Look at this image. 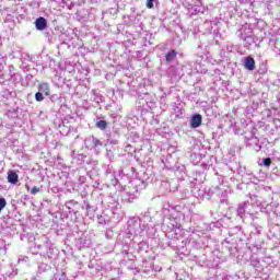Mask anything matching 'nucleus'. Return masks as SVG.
I'll list each match as a JSON object with an SVG mask.
<instances>
[{"label":"nucleus","mask_w":280,"mask_h":280,"mask_svg":"<svg viewBox=\"0 0 280 280\" xmlns=\"http://www.w3.org/2000/svg\"><path fill=\"white\" fill-rule=\"evenodd\" d=\"M38 191H40V188H38V187H36V186H34V187L31 189V194H32L33 196H36V194H38Z\"/></svg>","instance_id":"f8f14e48"},{"label":"nucleus","mask_w":280,"mask_h":280,"mask_svg":"<svg viewBox=\"0 0 280 280\" xmlns=\"http://www.w3.org/2000/svg\"><path fill=\"white\" fill-rule=\"evenodd\" d=\"M38 91L40 93H44V95H46V97L49 96V83H45V82L40 83L38 85Z\"/></svg>","instance_id":"39448f33"},{"label":"nucleus","mask_w":280,"mask_h":280,"mask_svg":"<svg viewBox=\"0 0 280 280\" xmlns=\"http://www.w3.org/2000/svg\"><path fill=\"white\" fill-rule=\"evenodd\" d=\"M244 67L248 71H255V59L253 57H245Z\"/></svg>","instance_id":"7ed1b4c3"},{"label":"nucleus","mask_w":280,"mask_h":280,"mask_svg":"<svg viewBox=\"0 0 280 280\" xmlns=\"http://www.w3.org/2000/svg\"><path fill=\"white\" fill-rule=\"evenodd\" d=\"M176 50H171L166 54V62H172L176 58Z\"/></svg>","instance_id":"423d86ee"},{"label":"nucleus","mask_w":280,"mask_h":280,"mask_svg":"<svg viewBox=\"0 0 280 280\" xmlns=\"http://www.w3.org/2000/svg\"><path fill=\"white\" fill-rule=\"evenodd\" d=\"M154 1L156 0H147V8L149 10H152V8H154Z\"/></svg>","instance_id":"9d476101"},{"label":"nucleus","mask_w":280,"mask_h":280,"mask_svg":"<svg viewBox=\"0 0 280 280\" xmlns=\"http://www.w3.org/2000/svg\"><path fill=\"white\" fill-rule=\"evenodd\" d=\"M191 128H200L202 126V116L200 114H196L192 116L190 120Z\"/></svg>","instance_id":"f03ea898"},{"label":"nucleus","mask_w":280,"mask_h":280,"mask_svg":"<svg viewBox=\"0 0 280 280\" xmlns=\"http://www.w3.org/2000/svg\"><path fill=\"white\" fill-rule=\"evenodd\" d=\"M35 100H36V102H43V100H45V96H43L42 92H37L35 94Z\"/></svg>","instance_id":"6e6552de"},{"label":"nucleus","mask_w":280,"mask_h":280,"mask_svg":"<svg viewBox=\"0 0 280 280\" xmlns=\"http://www.w3.org/2000/svg\"><path fill=\"white\" fill-rule=\"evenodd\" d=\"M8 183H11V185H16L19 183V174L14 171H10L8 173Z\"/></svg>","instance_id":"20e7f679"},{"label":"nucleus","mask_w":280,"mask_h":280,"mask_svg":"<svg viewBox=\"0 0 280 280\" xmlns=\"http://www.w3.org/2000/svg\"><path fill=\"white\" fill-rule=\"evenodd\" d=\"M35 27L38 30V32H44V30L47 27V19L43 16L37 18L35 21Z\"/></svg>","instance_id":"f257e3e1"},{"label":"nucleus","mask_w":280,"mask_h":280,"mask_svg":"<svg viewBox=\"0 0 280 280\" xmlns=\"http://www.w3.org/2000/svg\"><path fill=\"white\" fill-rule=\"evenodd\" d=\"M264 165H265L266 167H270V165H272V160H271L270 158H266V159L264 160Z\"/></svg>","instance_id":"1a4fd4ad"},{"label":"nucleus","mask_w":280,"mask_h":280,"mask_svg":"<svg viewBox=\"0 0 280 280\" xmlns=\"http://www.w3.org/2000/svg\"><path fill=\"white\" fill-rule=\"evenodd\" d=\"M96 128L100 130H106V128H108V122L106 120H100L96 122Z\"/></svg>","instance_id":"0eeeda50"},{"label":"nucleus","mask_w":280,"mask_h":280,"mask_svg":"<svg viewBox=\"0 0 280 280\" xmlns=\"http://www.w3.org/2000/svg\"><path fill=\"white\" fill-rule=\"evenodd\" d=\"M5 198H0V211H3V209H5Z\"/></svg>","instance_id":"9b49d317"}]
</instances>
